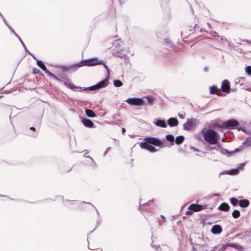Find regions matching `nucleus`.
Returning a JSON list of instances; mask_svg holds the SVG:
<instances>
[{
  "label": "nucleus",
  "instance_id": "53",
  "mask_svg": "<svg viewBox=\"0 0 251 251\" xmlns=\"http://www.w3.org/2000/svg\"><path fill=\"white\" fill-rule=\"evenodd\" d=\"M33 71H34V74H36V73H37V71H35L34 70H33Z\"/></svg>",
  "mask_w": 251,
  "mask_h": 251
},
{
  "label": "nucleus",
  "instance_id": "7",
  "mask_svg": "<svg viewBox=\"0 0 251 251\" xmlns=\"http://www.w3.org/2000/svg\"><path fill=\"white\" fill-rule=\"evenodd\" d=\"M140 146L141 148L146 149L151 152H154L157 151L155 147L146 142L141 143Z\"/></svg>",
  "mask_w": 251,
  "mask_h": 251
},
{
  "label": "nucleus",
  "instance_id": "29",
  "mask_svg": "<svg viewBox=\"0 0 251 251\" xmlns=\"http://www.w3.org/2000/svg\"><path fill=\"white\" fill-rule=\"evenodd\" d=\"M145 98L148 100V101L150 104H153L154 101V98L153 97L151 96H146Z\"/></svg>",
  "mask_w": 251,
  "mask_h": 251
},
{
  "label": "nucleus",
  "instance_id": "10",
  "mask_svg": "<svg viewBox=\"0 0 251 251\" xmlns=\"http://www.w3.org/2000/svg\"><path fill=\"white\" fill-rule=\"evenodd\" d=\"M28 53L31 55L32 57L35 59L36 60V62H37V65L43 71H45L46 70H47V68L45 66V65H44V63L43 61H42L41 60H38L33 55H32L30 52H28Z\"/></svg>",
  "mask_w": 251,
  "mask_h": 251
},
{
  "label": "nucleus",
  "instance_id": "18",
  "mask_svg": "<svg viewBox=\"0 0 251 251\" xmlns=\"http://www.w3.org/2000/svg\"><path fill=\"white\" fill-rule=\"evenodd\" d=\"M85 114L88 117L90 118H94L97 116L95 113L90 109H87L85 110Z\"/></svg>",
  "mask_w": 251,
  "mask_h": 251
},
{
  "label": "nucleus",
  "instance_id": "25",
  "mask_svg": "<svg viewBox=\"0 0 251 251\" xmlns=\"http://www.w3.org/2000/svg\"><path fill=\"white\" fill-rule=\"evenodd\" d=\"M231 203L234 206L237 205L239 203L238 200L235 198H231L230 199Z\"/></svg>",
  "mask_w": 251,
  "mask_h": 251
},
{
  "label": "nucleus",
  "instance_id": "55",
  "mask_svg": "<svg viewBox=\"0 0 251 251\" xmlns=\"http://www.w3.org/2000/svg\"><path fill=\"white\" fill-rule=\"evenodd\" d=\"M214 250H210V251H208V250H207L206 251H213Z\"/></svg>",
  "mask_w": 251,
  "mask_h": 251
},
{
  "label": "nucleus",
  "instance_id": "54",
  "mask_svg": "<svg viewBox=\"0 0 251 251\" xmlns=\"http://www.w3.org/2000/svg\"><path fill=\"white\" fill-rule=\"evenodd\" d=\"M33 71H34V74H36V73H37V71H35L34 70H33Z\"/></svg>",
  "mask_w": 251,
  "mask_h": 251
},
{
  "label": "nucleus",
  "instance_id": "48",
  "mask_svg": "<svg viewBox=\"0 0 251 251\" xmlns=\"http://www.w3.org/2000/svg\"><path fill=\"white\" fill-rule=\"evenodd\" d=\"M218 147L220 149V150H221V149L222 148V147H221V146L220 145H217Z\"/></svg>",
  "mask_w": 251,
  "mask_h": 251
},
{
  "label": "nucleus",
  "instance_id": "58",
  "mask_svg": "<svg viewBox=\"0 0 251 251\" xmlns=\"http://www.w3.org/2000/svg\"><path fill=\"white\" fill-rule=\"evenodd\" d=\"M84 157H86V156H85V155H84ZM88 157V158H91V157Z\"/></svg>",
  "mask_w": 251,
  "mask_h": 251
},
{
  "label": "nucleus",
  "instance_id": "27",
  "mask_svg": "<svg viewBox=\"0 0 251 251\" xmlns=\"http://www.w3.org/2000/svg\"><path fill=\"white\" fill-rule=\"evenodd\" d=\"M112 54H113V55L118 56V57H120L121 58H124V59L127 58V56L125 54H122L121 53L120 54L119 52H114L112 53Z\"/></svg>",
  "mask_w": 251,
  "mask_h": 251
},
{
  "label": "nucleus",
  "instance_id": "26",
  "mask_svg": "<svg viewBox=\"0 0 251 251\" xmlns=\"http://www.w3.org/2000/svg\"><path fill=\"white\" fill-rule=\"evenodd\" d=\"M232 216L234 218H238L240 216V212L238 210H234L232 213Z\"/></svg>",
  "mask_w": 251,
  "mask_h": 251
},
{
  "label": "nucleus",
  "instance_id": "5",
  "mask_svg": "<svg viewBox=\"0 0 251 251\" xmlns=\"http://www.w3.org/2000/svg\"><path fill=\"white\" fill-rule=\"evenodd\" d=\"M126 101L131 105H142L144 103L143 99L138 98H129Z\"/></svg>",
  "mask_w": 251,
  "mask_h": 251
},
{
  "label": "nucleus",
  "instance_id": "47",
  "mask_svg": "<svg viewBox=\"0 0 251 251\" xmlns=\"http://www.w3.org/2000/svg\"><path fill=\"white\" fill-rule=\"evenodd\" d=\"M160 217L162 219H165V217L164 216L161 215Z\"/></svg>",
  "mask_w": 251,
  "mask_h": 251
},
{
  "label": "nucleus",
  "instance_id": "52",
  "mask_svg": "<svg viewBox=\"0 0 251 251\" xmlns=\"http://www.w3.org/2000/svg\"><path fill=\"white\" fill-rule=\"evenodd\" d=\"M151 246L153 247H155V248H157L156 246H155L154 245H153V244L152 243L151 244Z\"/></svg>",
  "mask_w": 251,
  "mask_h": 251
},
{
  "label": "nucleus",
  "instance_id": "31",
  "mask_svg": "<svg viewBox=\"0 0 251 251\" xmlns=\"http://www.w3.org/2000/svg\"><path fill=\"white\" fill-rule=\"evenodd\" d=\"M14 35L19 39V40L20 41V42H21V43L22 44L23 46L24 47L25 51H27L26 47H25V44L24 43V42L22 41V40L20 38V37L16 33H14Z\"/></svg>",
  "mask_w": 251,
  "mask_h": 251
},
{
  "label": "nucleus",
  "instance_id": "42",
  "mask_svg": "<svg viewBox=\"0 0 251 251\" xmlns=\"http://www.w3.org/2000/svg\"><path fill=\"white\" fill-rule=\"evenodd\" d=\"M192 211H191L190 210H189V211H187L186 213V215H191L192 213Z\"/></svg>",
  "mask_w": 251,
  "mask_h": 251
},
{
  "label": "nucleus",
  "instance_id": "2",
  "mask_svg": "<svg viewBox=\"0 0 251 251\" xmlns=\"http://www.w3.org/2000/svg\"><path fill=\"white\" fill-rule=\"evenodd\" d=\"M102 61L99 62L97 59H92L85 61H82L79 63L76 64L73 66V68H75L76 70L83 66H92L97 64H101Z\"/></svg>",
  "mask_w": 251,
  "mask_h": 251
},
{
  "label": "nucleus",
  "instance_id": "6",
  "mask_svg": "<svg viewBox=\"0 0 251 251\" xmlns=\"http://www.w3.org/2000/svg\"><path fill=\"white\" fill-rule=\"evenodd\" d=\"M224 125L227 129H234L239 126V123L235 120H229L225 122Z\"/></svg>",
  "mask_w": 251,
  "mask_h": 251
},
{
  "label": "nucleus",
  "instance_id": "49",
  "mask_svg": "<svg viewBox=\"0 0 251 251\" xmlns=\"http://www.w3.org/2000/svg\"><path fill=\"white\" fill-rule=\"evenodd\" d=\"M142 209H143V208H142V205H141V206H140V207H139V209H140V210H141Z\"/></svg>",
  "mask_w": 251,
  "mask_h": 251
},
{
  "label": "nucleus",
  "instance_id": "20",
  "mask_svg": "<svg viewBox=\"0 0 251 251\" xmlns=\"http://www.w3.org/2000/svg\"><path fill=\"white\" fill-rule=\"evenodd\" d=\"M68 86L71 89H73V90H76L77 91H81L82 90H83L82 88L76 87L73 84L71 83H69Z\"/></svg>",
  "mask_w": 251,
  "mask_h": 251
},
{
  "label": "nucleus",
  "instance_id": "16",
  "mask_svg": "<svg viewBox=\"0 0 251 251\" xmlns=\"http://www.w3.org/2000/svg\"><path fill=\"white\" fill-rule=\"evenodd\" d=\"M218 209L223 211H227L229 209V206L227 203H222L218 207Z\"/></svg>",
  "mask_w": 251,
  "mask_h": 251
},
{
  "label": "nucleus",
  "instance_id": "21",
  "mask_svg": "<svg viewBox=\"0 0 251 251\" xmlns=\"http://www.w3.org/2000/svg\"><path fill=\"white\" fill-rule=\"evenodd\" d=\"M183 140H184V137L182 135H180V136H177L176 138V139L175 140V142L176 143V144L179 145L182 143Z\"/></svg>",
  "mask_w": 251,
  "mask_h": 251
},
{
  "label": "nucleus",
  "instance_id": "11",
  "mask_svg": "<svg viewBox=\"0 0 251 251\" xmlns=\"http://www.w3.org/2000/svg\"><path fill=\"white\" fill-rule=\"evenodd\" d=\"M202 206L197 204H192L189 206V209L193 212L200 211L202 210Z\"/></svg>",
  "mask_w": 251,
  "mask_h": 251
},
{
  "label": "nucleus",
  "instance_id": "50",
  "mask_svg": "<svg viewBox=\"0 0 251 251\" xmlns=\"http://www.w3.org/2000/svg\"><path fill=\"white\" fill-rule=\"evenodd\" d=\"M104 67L106 69V70L108 71V68L106 65H104Z\"/></svg>",
  "mask_w": 251,
  "mask_h": 251
},
{
  "label": "nucleus",
  "instance_id": "13",
  "mask_svg": "<svg viewBox=\"0 0 251 251\" xmlns=\"http://www.w3.org/2000/svg\"><path fill=\"white\" fill-rule=\"evenodd\" d=\"M211 231L213 234H219L222 232V228L220 226L216 225L212 226Z\"/></svg>",
  "mask_w": 251,
  "mask_h": 251
},
{
  "label": "nucleus",
  "instance_id": "32",
  "mask_svg": "<svg viewBox=\"0 0 251 251\" xmlns=\"http://www.w3.org/2000/svg\"><path fill=\"white\" fill-rule=\"evenodd\" d=\"M164 44L167 46V47H172V44H171V43L168 40V39H165L164 40Z\"/></svg>",
  "mask_w": 251,
  "mask_h": 251
},
{
  "label": "nucleus",
  "instance_id": "19",
  "mask_svg": "<svg viewBox=\"0 0 251 251\" xmlns=\"http://www.w3.org/2000/svg\"><path fill=\"white\" fill-rule=\"evenodd\" d=\"M243 145L246 148L251 147V136L247 137L246 141L243 142Z\"/></svg>",
  "mask_w": 251,
  "mask_h": 251
},
{
  "label": "nucleus",
  "instance_id": "34",
  "mask_svg": "<svg viewBox=\"0 0 251 251\" xmlns=\"http://www.w3.org/2000/svg\"><path fill=\"white\" fill-rule=\"evenodd\" d=\"M2 19H3V20L4 22V23L5 24V25L7 26V27L9 28V29H10V30L14 34V33H16L14 30L13 29H12V28H11L6 23V21H5V19L2 17Z\"/></svg>",
  "mask_w": 251,
  "mask_h": 251
},
{
  "label": "nucleus",
  "instance_id": "12",
  "mask_svg": "<svg viewBox=\"0 0 251 251\" xmlns=\"http://www.w3.org/2000/svg\"><path fill=\"white\" fill-rule=\"evenodd\" d=\"M168 125L171 127L177 126L178 124V120L175 118H171L167 121Z\"/></svg>",
  "mask_w": 251,
  "mask_h": 251
},
{
  "label": "nucleus",
  "instance_id": "44",
  "mask_svg": "<svg viewBox=\"0 0 251 251\" xmlns=\"http://www.w3.org/2000/svg\"><path fill=\"white\" fill-rule=\"evenodd\" d=\"M191 149L194 151H198L195 148L193 147H191Z\"/></svg>",
  "mask_w": 251,
  "mask_h": 251
},
{
  "label": "nucleus",
  "instance_id": "38",
  "mask_svg": "<svg viewBox=\"0 0 251 251\" xmlns=\"http://www.w3.org/2000/svg\"><path fill=\"white\" fill-rule=\"evenodd\" d=\"M245 166V163H243L240 164L239 165V167H238L237 168H239V171L240 169L243 168Z\"/></svg>",
  "mask_w": 251,
  "mask_h": 251
},
{
  "label": "nucleus",
  "instance_id": "35",
  "mask_svg": "<svg viewBox=\"0 0 251 251\" xmlns=\"http://www.w3.org/2000/svg\"><path fill=\"white\" fill-rule=\"evenodd\" d=\"M242 42H245L247 43L248 44L251 46V40H247V39H243L242 40Z\"/></svg>",
  "mask_w": 251,
  "mask_h": 251
},
{
  "label": "nucleus",
  "instance_id": "9",
  "mask_svg": "<svg viewBox=\"0 0 251 251\" xmlns=\"http://www.w3.org/2000/svg\"><path fill=\"white\" fill-rule=\"evenodd\" d=\"M221 89L223 92L226 93H229L230 91V85L229 82L227 80H225L222 82V85L221 87Z\"/></svg>",
  "mask_w": 251,
  "mask_h": 251
},
{
  "label": "nucleus",
  "instance_id": "40",
  "mask_svg": "<svg viewBox=\"0 0 251 251\" xmlns=\"http://www.w3.org/2000/svg\"><path fill=\"white\" fill-rule=\"evenodd\" d=\"M233 250V248L229 247H227L226 249V251H231L232 250Z\"/></svg>",
  "mask_w": 251,
  "mask_h": 251
},
{
  "label": "nucleus",
  "instance_id": "39",
  "mask_svg": "<svg viewBox=\"0 0 251 251\" xmlns=\"http://www.w3.org/2000/svg\"><path fill=\"white\" fill-rule=\"evenodd\" d=\"M178 117H179L180 119H184V117H185V116H184V115H182V114H179V113H178Z\"/></svg>",
  "mask_w": 251,
  "mask_h": 251
},
{
  "label": "nucleus",
  "instance_id": "51",
  "mask_svg": "<svg viewBox=\"0 0 251 251\" xmlns=\"http://www.w3.org/2000/svg\"><path fill=\"white\" fill-rule=\"evenodd\" d=\"M207 25L209 27H210V24L209 23H207Z\"/></svg>",
  "mask_w": 251,
  "mask_h": 251
},
{
  "label": "nucleus",
  "instance_id": "23",
  "mask_svg": "<svg viewBox=\"0 0 251 251\" xmlns=\"http://www.w3.org/2000/svg\"><path fill=\"white\" fill-rule=\"evenodd\" d=\"M226 172L228 174L230 175H236L239 172V168L233 169Z\"/></svg>",
  "mask_w": 251,
  "mask_h": 251
},
{
  "label": "nucleus",
  "instance_id": "24",
  "mask_svg": "<svg viewBox=\"0 0 251 251\" xmlns=\"http://www.w3.org/2000/svg\"><path fill=\"white\" fill-rule=\"evenodd\" d=\"M113 84L115 87H119L122 86L123 85V83L121 80L117 79L114 80Z\"/></svg>",
  "mask_w": 251,
  "mask_h": 251
},
{
  "label": "nucleus",
  "instance_id": "3",
  "mask_svg": "<svg viewBox=\"0 0 251 251\" xmlns=\"http://www.w3.org/2000/svg\"><path fill=\"white\" fill-rule=\"evenodd\" d=\"M146 142L157 146H165V144L167 143L165 139L162 140H160L159 138H155L153 137H146L145 138Z\"/></svg>",
  "mask_w": 251,
  "mask_h": 251
},
{
  "label": "nucleus",
  "instance_id": "14",
  "mask_svg": "<svg viewBox=\"0 0 251 251\" xmlns=\"http://www.w3.org/2000/svg\"><path fill=\"white\" fill-rule=\"evenodd\" d=\"M153 123L157 126L163 128L167 127V125L165 123V121L163 120H158L156 121H154Z\"/></svg>",
  "mask_w": 251,
  "mask_h": 251
},
{
  "label": "nucleus",
  "instance_id": "41",
  "mask_svg": "<svg viewBox=\"0 0 251 251\" xmlns=\"http://www.w3.org/2000/svg\"><path fill=\"white\" fill-rule=\"evenodd\" d=\"M215 150L217 151H219V150L216 147H210L209 150Z\"/></svg>",
  "mask_w": 251,
  "mask_h": 251
},
{
  "label": "nucleus",
  "instance_id": "46",
  "mask_svg": "<svg viewBox=\"0 0 251 251\" xmlns=\"http://www.w3.org/2000/svg\"><path fill=\"white\" fill-rule=\"evenodd\" d=\"M30 130H33V131H35V129L34 128V127H31L30 128Z\"/></svg>",
  "mask_w": 251,
  "mask_h": 251
},
{
  "label": "nucleus",
  "instance_id": "37",
  "mask_svg": "<svg viewBox=\"0 0 251 251\" xmlns=\"http://www.w3.org/2000/svg\"><path fill=\"white\" fill-rule=\"evenodd\" d=\"M121 41L120 40L117 39L116 40H115L114 42L113 43V44L114 46H116L117 44H119V42Z\"/></svg>",
  "mask_w": 251,
  "mask_h": 251
},
{
  "label": "nucleus",
  "instance_id": "4",
  "mask_svg": "<svg viewBox=\"0 0 251 251\" xmlns=\"http://www.w3.org/2000/svg\"><path fill=\"white\" fill-rule=\"evenodd\" d=\"M108 83V80L107 78L104 79V80H102L99 83H97V84L93 85L91 87L85 88L84 89V90H89L91 91L96 90L98 89L105 87L107 85Z\"/></svg>",
  "mask_w": 251,
  "mask_h": 251
},
{
  "label": "nucleus",
  "instance_id": "28",
  "mask_svg": "<svg viewBox=\"0 0 251 251\" xmlns=\"http://www.w3.org/2000/svg\"><path fill=\"white\" fill-rule=\"evenodd\" d=\"M210 93L211 94H215L217 93L218 89L216 86L213 85L210 87Z\"/></svg>",
  "mask_w": 251,
  "mask_h": 251
},
{
  "label": "nucleus",
  "instance_id": "1",
  "mask_svg": "<svg viewBox=\"0 0 251 251\" xmlns=\"http://www.w3.org/2000/svg\"><path fill=\"white\" fill-rule=\"evenodd\" d=\"M203 138L205 141L211 145L218 144V133L212 129L206 130L203 134Z\"/></svg>",
  "mask_w": 251,
  "mask_h": 251
},
{
  "label": "nucleus",
  "instance_id": "56",
  "mask_svg": "<svg viewBox=\"0 0 251 251\" xmlns=\"http://www.w3.org/2000/svg\"><path fill=\"white\" fill-rule=\"evenodd\" d=\"M221 40L223 42L224 39L223 38H221Z\"/></svg>",
  "mask_w": 251,
  "mask_h": 251
},
{
  "label": "nucleus",
  "instance_id": "59",
  "mask_svg": "<svg viewBox=\"0 0 251 251\" xmlns=\"http://www.w3.org/2000/svg\"><path fill=\"white\" fill-rule=\"evenodd\" d=\"M121 50V49L119 48H118V50Z\"/></svg>",
  "mask_w": 251,
  "mask_h": 251
},
{
  "label": "nucleus",
  "instance_id": "33",
  "mask_svg": "<svg viewBox=\"0 0 251 251\" xmlns=\"http://www.w3.org/2000/svg\"><path fill=\"white\" fill-rule=\"evenodd\" d=\"M246 73L248 75H251V66H248L246 68Z\"/></svg>",
  "mask_w": 251,
  "mask_h": 251
},
{
  "label": "nucleus",
  "instance_id": "43",
  "mask_svg": "<svg viewBox=\"0 0 251 251\" xmlns=\"http://www.w3.org/2000/svg\"><path fill=\"white\" fill-rule=\"evenodd\" d=\"M122 133H123V134H124V133H125V132H126V129H125V128H123L122 129Z\"/></svg>",
  "mask_w": 251,
  "mask_h": 251
},
{
  "label": "nucleus",
  "instance_id": "36",
  "mask_svg": "<svg viewBox=\"0 0 251 251\" xmlns=\"http://www.w3.org/2000/svg\"><path fill=\"white\" fill-rule=\"evenodd\" d=\"M45 73H46L47 75H48L49 76H51L53 75V74L50 72L49 70L47 69L45 71Z\"/></svg>",
  "mask_w": 251,
  "mask_h": 251
},
{
  "label": "nucleus",
  "instance_id": "17",
  "mask_svg": "<svg viewBox=\"0 0 251 251\" xmlns=\"http://www.w3.org/2000/svg\"><path fill=\"white\" fill-rule=\"evenodd\" d=\"M250 202L247 199L240 200L239 202V204L240 207L245 208L249 205Z\"/></svg>",
  "mask_w": 251,
  "mask_h": 251
},
{
  "label": "nucleus",
  "instance_id": "57",
  "mask_svg": "<svg viewBox=\"0 0 251 251\" xmlns=\"http://www.w3.org/2000/svg\"><path fill=\"white\" fill-rule=\"evenodd\" d=\"M241 79H242V80H244V78H243V77H241Z\"/></svg>",
  "mask_w": 251,
  "mask_h": 251
},
{
  "label": "nucleus",
  "instance_id": "8",
  "mask_svg": "<svg viewBox=\"0 0 251 251\" xmlns=\"http://www.w3.org/2000/svg\"><path fill=\"white\" fill-rule=\"evenodd\" d=\"M194 119H188L187 122L183 124V128L185 130H189L194 126Z\"/></svg>",
  "mask_w": 251,
  "mask_h": 251
},
{
  "label": "nucleus",
  "instance_id": "30",
  "mask_svg": "<svg viewBox=\"0 0 251 251\" xmlns=\"http://www.w3.org/2000/svg\"><path fill=\"white\" fill-rule=\"evenodd\" d=\"M220 151L222 154H226L228 156L230 155V154H231V153H230L227 150L223 149V148H221V150H220Z\"/></svg>",
  "mask_w": 251,
  "mask_h": 251
},
{
  "label": "nucleus",
  "instance_id": "15",
  "mask_svg": "<svg viewBox=\"0 0 251 251\" xmlns=\"http://www.w3.org/2000/svg\"><path fill=\"white\" fill-rule=\"evenodd\" d=\"M81 121L86 127L92 128L94 126L93 123L89 119H83Z\"/></svg>",
  "mask_w": 251,
  "mask_h": 251
},
{
  "label": "nucleus",
  "instance_id": "22",
  "mask_svg": "<svg viewBox=\"0 0 251 251\" xmlns=\"http://www.w3.org/2000/svg\"><path fill=\"white\" fill-rule=\"evenodd\" d=\"M166 139L169 142L172 143V144H171L172 145H174L173 142L174 141L175 138H174V136L173 135H172V134L167 135L166 136Z\"/></svg>",
  "mask_w": 251,
  "mask_h": 251
},
{
  "label": "nucleus",
  "instance_id": "45",
  "mask_svg": "<svg viewBox=\"0 0 251 251\" xmlns=\"http://www.w3.org/2000/svg\"><path fill=\"white\" fill-rule=\"evenodd\" d=\"M51 77L54 78V79H57V77L53 74V75L51 76Z\"/></svg>",
  "mask_w": 251,
  "mask_h": 251
}]
</instances>
